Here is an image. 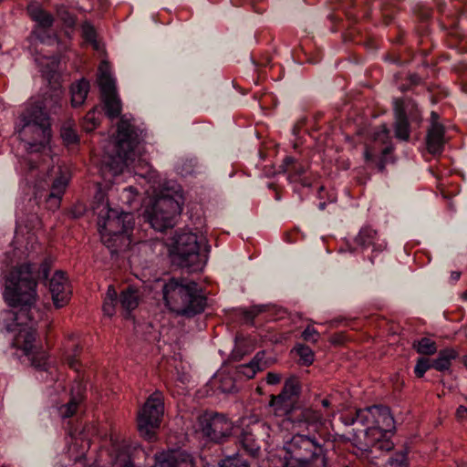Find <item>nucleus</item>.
I'll list each match as a JSON object with an SVG mask.
<instances>
[{"mask_svg":"<svg viewBox=\"0 0 467 467\" xmlns=\"http://www.w3.org/2000/svg\"><path fill=\"white\" fill-rule=\"evenodd\" d=\"M187 216L189 231H176L166 245L174 264L190 272H199L205 266L211 252L204 231L205 218L199 207L191 208Z\"/></svg>","mask_w":467,"mask_h":467,"instance_id":"nucleus-6","label":"nucleus"},{"mask_svg":"<svg viewBox=\"0 0 467 467\" xmlns=\"http://www.w3.org/2000/svg\"><path fill=\"white\" fill-rule=\"evenodd\" d=\"M265 356V351L257 352L248 363L233 367V374L240 380L253 379L258 371H262L267 368V362L264 361Z\"/></svg>","mask_w":467,"mask_h":467,"instance_id":"nucleus-20","label":"nucleus"},{"mask_svg":"<svg viewBox=\"0 0 467 467\" xmlns=\"http://www.w3.org/2000/svg\"><path fill=\"white\" fill-rule=\"evenodd\" d=\"M85 210L82 205H78L72 209L71 213L74 218H79L84 214Z\"/></svg>","mask_w":467,"mask_h":467,"instance_id":"nucleus-51","label":"nucleus"},{"mask_svg":"<svg viewBox=\"0 0 467 467\" xmlns=\"http://www.w3.org/2000/svg\"><path fill=\"white\" fill-rule=\"evenodd\" d=\"M98 82L105 114L110 119L119 117L117 135L105 147L100 160L103 176L115 177L132 168L134 172L149 182L154 181L157 171L140 152L143 130L137 127L127 115L121 114V100L116 90V80L110 73L109 62L102 61L99 67Z\"/></svg>","mask_w":467,"mask_h":467,"instance_id":"nucleus-4","label":"nucleus"},{"mask_svg":"<svg viewBox=\"0 0 467 467\" xmlns=\"http://www.w3.org/2000/svg\"><path fill=\"white\" fill-rule=\"evenodd\" d=\"M331 20H332V22L334 23V26H333L332 30H333L334 28H337L338 24H339V22H340L341 20H338V17H336V16H332V15H331Z\"/></svg>","mask_w":467,"mask_h":467,"instance_id":"nucleus-55","label":"nucleus"},{"mask_svg":"<svg viewBox=\"0 0 467 467\" xmlns=\"http://www.w3.org/2000/svg\"><path fill=\"white\" fill-rule=\"evenodd\" d=\"M322 116V113H319L314 116L311 119H308L306 117H302L294 124L292 128V135L295 138V148H297L300 144H303L300 136L301 130H304L306 133L312 136L313 131L319 130L318 121Z\"/></svg>","mask_w":467,"mask_h":467,"instance_id":"nucleus-23","label":"nucleus"},{"mask_svg":"<svg viewBox=\"0 0 467 467\" xmlns=\"http://www.w3.org/2000/svg\"><path fill=\"white\" fill-rule=\"evenodd\" d=\"M162 293L167 306L182 317H192L207 306L203 288L195 281L171 278L163 285Z\"/></svg>","mask_w":467,"mask_h":467,"instance_id":"nucleus-8","label":"nucleus"},{"mask_svg":"<svg viewBox=\"0 0 467 467\" xmlns=\"http://www.w3.org/2000/svg\"><path fill=\"white\" fill-rule=\"evenodd\" d=\"M52 260L45 258L41 264L26 263L13 267L5 275L4 299L9 310L2 313L1 329L12 335L13 347L22 349L36 368V378L47 389L58 391L64 389L57 366L48 353L36 343V325L40 316L36 306V285L48 288L54 306H65L70 300L71 289L62 271L49 277Z\"/></svg>","mask_w":467,"mask_h":467,"instance_id":"nucleus-1","label":"nucleus"},{"mask_svg":"<svg viewBox=\"0 0 467 467\" xmlns=\"http://www.w3.org/2000/svg\"><path fill=\"white\" fill-rule=\"evenodd\" d=\"M301 386L295 378L285 381L281 392L271 395L269 406L278 417H285L294 428L317 431L325 423L323 415L317 410L305 407L301 400Z\"/></svg>","mask_w":467,"mask_h":467,"instance_id":"nucleus-7","label":"nucleus"},{"mask_svg":"<svg viewBox=\"0 0 467 467\" xmlns=\"http://www.w3.org/2000/svg\"><path fill=\"white\" fill-rule=\"evenodd\" d=\"M410 448L407 443L397 450L387 461L384 467H410L408 455Z\"/></svg>","mask_w":467,"mask_h":467,"instance_id":"nucleus-33","label":"nucleus"},{"mask_svg":"<svg viewBox=\"0 0 467 467\" xmlns=\"http://www.w3.org/2000/svg\"><path fill=\"white\" fill-rule=\"evenodd\" d=\"M461 277V272H458V271H453L451 272V282H457Z\"/></svg>","mask_w":467,"mask_h":467,"instance_id":"nucleus-53","label":"nucleus"},{"mask_svg":"<svg viewBox=\"0 0 467 467\" xmlns=\"http://www.w3.org/2000/svg\"><path fill=\"white\" fill-rule=\"evenodd\" d=\"M138 195V190L133 186H129L123 189L119 198L122 202L131 205Z\"/></svg>","mask_w":467,"mask_h":467,"instance_id":"nucleus-42","label":"nucleus"},{"mask_svg":"<svg viewBox=\"0 0 467 467\" xmlns=\"http://www.w3.org/2000/svg\"><path fill=\"white\" fill-rule=\"evenodd\" d=\"M420 51L424 57H428L431 53V49L425 47H420Z\"/></svg>","mask_w":467,"mask_h":467,"instance_id":"nucleus-56","label":"nucleus"},{"mask_svg":"<svg viewBox=\"0 0 467 467\" xmlns=\"http://www.w3.org/2000/svg\"><path fill=\"white\" fill-rule=\"evenodd\" d=\"M421 122V111L415 102L406 103L401 99L393 100L392 128L399 141L409 142L413 126L419 128Z\"/></svg>","mask_w":467,"mask_h":467,"instance_id":"nucleus-12","label":"nucleus"},{"mask_svg":"<svg viewBox=\"0 0 467 467\" xmlns=\"http://www.w3.org/2000/svg\"><path fill=\"white\" fill-rule=\"evenodd\" d=\"M60 137L68 150H77L80 145V136L75 122H64L60 129Z\"/></svg>","mask_w":467,"mask_h":467,"instance_id":"nucleus-26","label":"nucleus"},{"mask_svg":"<svg viewBox=\"0 0 467 467\" xmlns=\"http://www.w3.org/2000/svg\"><path fill=\"white\" fill-rule=\"evenodd\" d=\"M85 386L78 382L77 391L71 389L68 400L58 407V415L62 420L63 427L72 438L81 436L85 431V425L81 421L79 405L84 399Z\"/></svg>","mask_w":467,"mask_h":467,"instance_id":"nucleus-13","label":"nucleus"},{"mask_svg":"<svg viewBox=\"0 0 467 467\" xmlns=\"http://www.w3.org/2000/svg\"><path fill=\"white\" fill-rule=\"evenodd\" d=\"M384 60L399 67H402L405 64L404 60L395 53H387L384 57Z\"/></svg>","mask_w":467,"mask_h":467,"instance_id":"nucleus-44","label":"nucleus"},{"mask_svg":"<svg viewBox=\"0 0 467 467\" xmlns=\"http://www.w3.org/2000/svg\"><path fill=\"white\" fill-rule=\"evenodd\" d=\"M47 100L30 104L23 111L16 123L19 146L25 153L19 158L20 173L26 184L34 189V196L23 198L16 206V238L31 234L41 226L39 211L44 200L45 207L55 211L60 205L67 179L64 175L56 177L49 189L43 192L37 190L45 177L53 168L49 154L52 137L51 118L47 112Z\"/></svg>","mask_w":467,"mask_h":467,"instance_id":"nucleus-2","label":"nucleus"},{"mask_svg":"<svg viewBox=\"0 0 467 467\" xmlns=\"http://www.w3.org/2000/svg\"><path fill=\"white\" fill-rule=\"evenodd\" d=\"M234 427L233 421L223 413L208 410L201 414L197 420V432L203 441V457L210 455L212 449L216 454H223V446L232 441Z\"/></svg>","mask_w":467,"mask_h":467,"instance_id":"nucleus-9","label":"nucleus"},{"mask_svg":"<svg viewBox=\"0 0 467 467\" xmlns=\"http://www.w3.org/2000/svg\"><path fill=\"white\" fill-rule=\"evenodd\" d=\"M430 368H432L431 360L424 357L419 358L414 367V374L418 379H421Z\"/></svg>","mask_w":467,"mask_h":467,"instance_id":"nucleus-40","label":"nucleus"},{"mask_svg":"<svg viewBox=\"0 0 467 467\" xmlns=\"http://www.w3.org/2000/svg\"><path fill=\"white\" fill-rule=\"evenodd\" d=\"M345 41L363 46L368 50L377 48L376 40L369 35L364 34L359 27H354L345 34Z\"/></svg>","mask_w":467,"mask_h":467,"instance_id":"nucleus-28","label":"nucleus"},{"mask_svg":"<svg viewBox=\"0 0 467 467\" xmlns=\"http://www.w3.org/2000/svg\"><path fill=\"white\" fill-rule=\"evenodd\" d=\"M377 235V232L371 227H362L353 242L347 241L346 247H340L339 252L348 251L351 254H355L358 250L364 252L368 247L372 246L373 254L380 253L384 250L386 244L378 243Z\"/></svg>","mask_w":467,"mask_h":467,"instance_id":"nucleus-16","label":"nucleus"},{"mask_svg":"<svg viewBox=\"0 0 467 467\" xmlns=\"http://www.w3.org/2000/svg\"><path fill=\"white\" fill-rule=\"evenodd\" d=\"M340 420L346 426L358 423L365 427L364 430H356L355 440L359 444L358 448L371 457L379 458L394 449L395 443L391 438L396 432V425L388 406L373 405L358 409L341 415Z\"/></svg>","mask_w":467,"mask_h":467,"instance_id":"nucleus-5","label":"nucleus"},{"mask_svg":"<svg viewBox=\"0 0 467 467\" xmlns=\"http://www.w3.org/2000/svg\"><path fill=\"white\" fill-rule=\"evenodd\" d=\"M301 447L309 451V456L306 461L309 463H315L326 455L324 442L320 441L316 436L299 435Z\"/></svg>","mask_w":467,"mask_h":467,"instance_id":"nucleus-22","label":"nucleus"},{"mask_svg":"<svg viewBox=\"0 0 467 467\" xmlns=\"http://www.w3.org/2000/svg\"><path fill=\"white\" fill-rule=\"evenodd\" d=\"M252 61L256 68H263L270 65L271 57L268 55H264L261 58L256 59L254 56H252Z\"/></svg>","mask_w":467,"mask_h":467,"instance_id":"nucleus-45","label":"nucleus"},{"mask_svg":"<svg viewBox=\"0 0 467 467\" xmlns=\"http://www.w3.org/2000/svg\"><path fill=\"white\" fill-rule=\"evenodd\" d=\"M440 115L436 111L431 112V126L427 130L426 147L430 154L441 155L445 145V127L439 122Z\"/></svg>","mask_w":467,"mask_h":467,"instance_id":"nucleus-18","label":"nucleus"},{"mask_svg":"<svg viewBox=\"0 0 467 467\" xmlns=\"http://www.w3.org/2000/svg\"><path fill=\"white\" fill-rule=\"evenodd\" d=\"M244 355V353L242 352L239 349V348L236 346L231 353V359L234 361H239L243 358Z\"/></svg>","mask_w":467,"mask_h":467,"instance_id":"nucleus-50","label":"nucleus"},{"mask_svg":"<svg viewBox=\"0 0 467 467\" xmlns=\"http://www.w3.org/2000/svg\"><path fill=\"white\" fill-rule=\"evenodd\" d=\"M365 160L368 163L375 164L379 171H383L386 167V161L384 157L377 156L368 149H366L364 152Z\"/></svg>","mask_w":467,"mask_h":467,"instance_id":"nucleus-39","label":"nucleus"},{"mask_svg":"<svg viewBox=\"0 0 467 467\" xmlns=\"http://www.w3.org/2000/svg\"><path fill=\"white\" fill-rule=\"evenodd\" d=\"M61 104L58 103L57 100L55 101V104H54V112L57 113V109H61Z\"/></svg>","mask_w":467,"mask_h":467,"instance_id":"nucleus-58","label":"nucleus"},{"mask_svg":"<svg viewBox=\"0 0 467 467\" xmlns=\"http://www.w3.org/2000/svg\"><path fill=\"white\" fill-rule=\"evenodd\" d=\"M317 336H318L317 332L310 327H307L302 334V337L306 341L316 340L317 339L316 337H317Z\"/></svg>","mask_w":467,"mask_h":467,"instance_id":"nucleus-46","label":"nucleus"},{"mask_svg":"<svg viewBox=\"0 0 467 467\" xmlns=\"http://www.w3.org/2000/svg\"><path fill=\"white\" fill-rule=\"evenodd\" d=\"M279 169V172L286 174V180L292 185L294 192L303 201L302 190L310 189L313 184L308 174V165L292 156H285Z\"/></svg>","mask_w":467,"mask_h":467,"instance_id":"nucleus-15","label":"nucleus"},{"mask_svg":"<svg viewBox=\"0 0 467 467\" xmlns=\"http://www.w3.org/2000/svg\"><path fill=\"white\" fill-rule=\"evenodd\" d=\"M163 414V394L160 390H156L148 397L138 412V431L143 439L149 441L155 440L156 431L161 426Z\"/></svg>","mask_w":467,"mask_h":467,"instance_id":"nucleus-11","label":"nucleus"},{"mask_svg":"<svg viewBox=\"0 0 467 467\" xmlns=\"http://www.w3.org/2000/svg\"><path fill=\"white\" fill-rule=\"evenodd\" d=\"M275 200H276V201H280V200H281V195H280V193H279V192H276V193H275Z\"/></svg>","mask_w":467,"mask_h":467,"instance_id":"nucleus-63","label":"nucleus"},{"mask_svg":"<svg viewBox=\"0 0 467 467\" xmlns=\"http://www.w3.org/2000/svg\"><path fill=\"white\" fill-rule=\"evenodd\" d=\"M462 90L467 94V82L462 83Z\"/></svg>","mask_w":467,"mask_h":467,"instance_id":"nucleus-60","label":"nucleus"},{"mask_svg":"<svg viewBox=\"0 0 467 467\" xmlns=\"http://www.w3.org/2000/svg\"><path fill=\"white\" fill-rule=\"evenodd\" d=\"M413 14L417 22L416 30L420 38L419 44L422 46L429 38L432 9L426 5L418 3L413 6Z\"/></svg>","mask_w":467,"mask_h":467,"instance_id":"nucleus-21","label":"nucleus"},{"mask_svg":"<svg viewBox=\"0 0 467 467\" xmlns=\"http://www.w3.org/2000/svg\"><path fill=\"white\" fill-rule=\"evenodd\" d=\"M217 457L220 458L217 462L218 467H250L249 462L244 459L239 451L228 455L223 451V453H218Z\"/></svg>","mask_w":467,"mask_h":467,"instance_id":"nucleus-31","label":"nucleus"},{"mask_svg":"<svg viewBox=\"0 0 467 467\" xmlns=\"http://www.w3.org/2000/svg\"><path fill=\"white\" fill-rule=\"evenodd\" d=\"M270 309L268 305H254L250 309L242 308L241 315L247 324H254L255 317Z\"/></svg>","mask_w":467,"mask_h":467,"instance_id":"nucleus-37","label":"nucleus"},{"mask_svg":"<svg viewBox=\"0 0 467 467\" xmlns=\"http://www.w3.org/2000/svg\"><path fill=\"white\" fill-rule=\"evenodd\" d=\"M456 417L459 420H463L467 418V408L460 405L456 410Z\"/></svg>","mask_w":467,"mask_h":467,"instance_id":"nucleus-49","label":"nucleus"},{"mask_svg":"<svg viewBox=\"0 0 467 467\" xmlns=\"http://www.w3.org/2000/svg\"><path fill=\"white\" fill-rule=\"evenodd\" d=\"M412 347L417 353L422 356H431L437 352L436 342L427 337L414 340Z\"/></svg>","mask_w":467,"mask_h":467,"instance_id":"nucleus-34","label":"nucleus"},{"mask_svg":"<svg viewBox=\"0 0 467 467\" xmlns=\"http://www.w3.org/2000/svg\"><path fill=\"white\" fill-rule=\"evenodd\" d=\"M349 25H350V22H348V25H347L346 22L340 21L339 24H338L337 28H334L333 31L344 30L343 37L345 38V34L348 33V30L352 29L354 27H357L356 26H350Z\"/></svg>","mask_w":467,"mask_h":467,"instance_id":"nucleus-48","label":"nucleus"},{"mask_svg":"<svg viewBox=\"0 0 467 467\" xmlns=\"http://www.w3.org/2000/svg\"><path fill=\"white\" fill-rule=\"evenodd\" d=\"M81 352L82 347L78 343H73L72 347L64 355V362L78 375L82 368V363L79 359Z\"/></svg>","mask_w":467,"mask_h":467,"instance_id":"nucleus-32","label":"nucleus"},{"mask_svg":"<svg viewBox=\"0 0 467 467\" xmlns=\"http://www.w3.org/2000/svg\"><path fill=\"white\" fill-rule=\"evenodd\" d=\"M399 89L405 92L417 93L416 88L425 84L424 78L416 72L408 71L404 77L395 75Z\"/></svg>","mask_w":467,"mask_h":467,"instance_id":"nucleus-27","label":"nucleus"},{"mask_svg":"<svg viewBox=\"0 0 467 467\" xmlns=\"http://www.w3.org/2000/svg\"><path fill=\"white\" fill-rule=\"evenodd\" d=\"M268 188L274 191H276V187L274 183L270 182L268 183Z\"/></svg>","mask_w":467,"mask_h":467,"instance_id":"nucleus-62","label":"nucleus"},{"mask_svg":"<svg viewBox=\"0 0 467 467\" xmlns=\"http://www.w3.org/2000/svg\"><path fill=\"white\" fill-rule=\"evenodd\" d=\"M463 364H464V366H465V367H466V368H467V355H466V356H464V358H463Z\"/></svg>","mask_w":467,"mask_h":467,"instance_id":"nucleus-64","label":"nucleus"},{"mask_svg":"<svg viewBox=\"0 0 467 467\" xmlns=\"http://www.w3.org/2000/svg\"><path fill=\"white\" fill-rule=\"evenodd\" d=\"M458 23L459 21L456 17L451 18L449 23H446L442 19L439 20L441 30L444 32L447 36L448 45L451 48H457L463 39L462 34L459 29Z\"/></svg>","mask_w":467,"mask_h":467,"instance_id":"nucleus-25","label":"nucleus"},{"mask_svg":"<svg viewBox=\"0 0 467 467\" xmlns=\"http://www.w3.org/2000/svg\"><path fill=\"white\" fill-rule=\"evenodd\" d=\"M101 113L96 109L89 110L85 116L82 122V129L87 133H90L95 130L100 122Z\"/></svg>","mask_w":467,"mask_h":467,"instance_id":"nucleus-36","label":"nucleus"},{"mask_svg":"<svg viewBox=\"0 0 467 467\" xmlns=\"http://www.w3.org/2000/svg\"><path fill=\"white\" fill-rule=\"evenodd\" d=\"M445 6V3H439L438 4V9L440 12H443L442 7Z\"/></svg>","mask_w":467,"mask_h":467,"instance_id":"nucleus-61","label":"nucleus"},{"mask_svg":"<svg viewBox=\"0 0 467 467\" xmlns=\"http://www.w3.org/2000/svg\"><path fill=\"white\" fill-rule=\"evenodd\" d=\"M296 353L299 357L301 365L310 366L313 363L314 352L308 346H298V348H296Z\"/></svg>","mask_w":467,"mask_h":467,"instance_id":"nucleus-38","label":"nucleus"},{"mask_svg":"<svg viewBox=\"0 0 467 467\" xmlns=\"http://www.w3.org/2000/svg\"><path fill=\"white\" fill-rule=\"evenodd\" d=\"M83 36L88 42L91 44L96 43L97 33L94 26L90 24L86 23L83 26Z\"/></svg>","mask_w":467,"mask_h":467,"instance_id":"nucleus-43","label":"nucleus"},{"mask_svg":"<svg viewBox=\"0 0 467 467\" xmlns=\"http://www.w3.org/2000/svg\"><path fill=\"white\" fill-rule=\"evenodd\" d=\"M231 441L237 445V451L239 452L240 449H243L252 457H256L259 453L260 446L249 428H242L235 425Z\"/></svg>","mask_w":467,"mask_h":467,"instance_id":"nucleus-19","label":"nucleus"},{"mask_svg":"<svg viewBox=\"0 0 467 467\" xmlns=\"http://www.w3.org/2000/svg\"><path fill=\"white\" fill-rule=\"evenodd\" d=\"M321 403H322V406H323L324 408H329V407H330V401H329V400H327V399H324V400L321 401Z\"/></svg>","mask_w":467,"mask_h":467,"instance_id":"nucleus-57","label":"nucleus"},{"mask_svg":"<svg viewBox=\"0 0 467 467\" xmlns=\"http://www.w3.org/2000/svg\"><path fill=\"white\" fill-rule=\"evenodd\" d=\"M90 88L89 81L86 78H81L71 85V104L74 108H78L84 104L87 99Z\"/></svg>","mask_w":467,"mask_h":467,"instance_id":"nucleus-29","label":"nucleus"},{"mask_svg":"<svg viewBox=\"0 0 467 467\" xmlns=\"http://www.w3.org/2000/svg\"><path fill=\"white\" fill-rule=\"evenodd\" d=\"M184 199L182 187L174 182L164 183L152 203L141 216L119 207H112L106 192L99 186L91 202L97 215L100 240L111 255H119L143 238H153V233L172 229L181 215Z\"/></svg>","mask_w":467,"mask_h":467,"instance_id":"nucleus-3","label":"nucleus"},{"mask_svg":"<svg viewBox=\"0 0 467 467\" xmlns=\"http://www.w3.org/2000/svg\"><path fill=\"white\" fill-rule=\"evenodd\" d=\"M457 356V352L452 348L441 349L440 350L437 358L431 361V368L440 372L449 370L452 360L456 359Z\"/></svg>","mask_w":467,"mask_h":467,"instance_id":"nucleus-30","label":"nucleus"},{"mask_svg":"<svg viewBox=\"0 0 467 467\" xmlns=\"http://www.w3.org/2000/svg\"><path fill=\"white\" fill-rule=\"evenodd\" d=\"M175 169L183 177L193 175L198 169V160L195 157L182 158L177 161Z\"/></svg>","mask_w":467,"mask_h":467,"instance_id":"nucleus-35","label":"nucleus"},{"mask_svg":"<svg viewBox=\"0 0 467 467\" xmlns=\"http://www.w3.org/2000/svg\"><path fill=\"white\" fill-rule=\"evenodd\" d=\"M326 206H327V202H319V204H318V209H319V210H321V211H323V210H325V209H326Z\"/></svg>","mask_w":467,"mask_h":467,"instance_id":"nucleus-59","label":"nucleus"},{"mask_svg":"<svg viewBox=\"0 0 467 467\" xmlns=\"http://www.w3.org/2000/svg\"><path fill=\"white\" fill-rule=\"evenodd\" d=\"M236 380V377L231 370L228 374L219 373L214 375L209 381V385L214 392L218 391L221 393L228 394L236 392L238 390Z\"/></svg>","mask_w":467,"mask_h":467,"instance_id":"nucleus-24","label":"nucleus"},{"mask_svg":"<svg viewBox=\"0 0 467 467\" xmlns=\"http://www.w3.org/2000/svg\"><path fill=\"white\" fill-rule=\"evenodd\" d=\"M57 15L67 26H74L76 23L75 16L64 5L57 6Z\"/></svg>","mask_w":467,"mask_h":467,"instance_id":"nucleus-41","label":"nucleus"},{"mask_svg":"<svg viewBox=\"0 0 467 467\" xmlns=\"http://www.w3.org/2000/svg\"><path fill=\"white\" fill-rule=\"evenodd\" d=\"M381 133H382V136L389 140V133H390V130L386 126V125H383L382 126V130H381Z\"/></svg>","mask_w":467,"mask_h":467,"instance_id":"nucleus-54","label":"nucleus"},{"mask_svg":"<svg viewBox=\"0 0 467 467\" xmlns=\"http://www.w3.org/2000/svg\"><path fill=\"white\" fill-rule=\"evenodd\" d=\"M35 63L41 76L48 84H57L60 78V57L57 54H41L35 48Z\"/></svg>","mask_w":467,"mask_h":467,"instance_id":"nucleus-17","label":"nucleus"},{"mask_svg":"<svg viewBox=\"0 0 467 467\" xmlns=\"http://www.w3.org/2000/svg\"><path fill=\"white\" fill-rule=\"evenodd\" d=\"M26 13L31 20L36 22V26L31 32V37H35L41 44L48 46L55 44L57 36L52 31L55 21L53 16L36 1L28 3Z\"/></svg>","mask_w":467,"mask_h":467,"instance_id":"nucleus-14","label":"nucleus"},{"mask_svg":"<svg viewBox=\"0 0 467 467\" xmlns=\"http://www.w3.org/2000/svg\"><path fill=\"white\" fill-rule=\"evenodd\" d=\"M140 301L141 296L136 286L129 285L118 292L114 285H109L103 299L102 310L105 316L111 317L119 308L124 319L134 320L133 312Z\"/></svg>","mask_w":467,"mask_h":467,"instance_id":"nucleus-10","label":"nucleus"},{"mask_svg":"<svg viewBox=\"0 0 467 467\" xmlns=\"http://www.w3.org/2000/svg\"><path fill=\"white\" fill-rule=\"evenodd\" d=\"M281 381V376L278 373L268 372L266 375V382L269 385H276Z\"/></svg>","mask_w":467,"mask_h":467,"instance_id":"nucleus-47","label":"nucleus"},{"mask_svg":"<svg viewBox=\"0 0 467 467\" xmlns=\"http://www.w3.org/2000/svg\"><path fill=\"white\" fill-rule=\"evenodd\" d=\"M393 150H394V147L392 145L386 146L382 150L380 157H384V159H385L387 155L390 154L393 151Z\"/></svg>","mask_w":467,"mask_h":467,"instance_id":"nucleus-52","label":"nucleus"}]
</instances>
